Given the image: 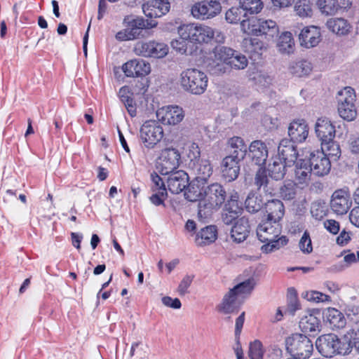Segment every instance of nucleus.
Wrapping results in <instances>:
<instances>
[{
  "mask_svg": "<svg viewBox=\"0 0 359 359\" xmlns=\"http://www.w3.org/2000/svg\"><path fill=\"white\" fill-rule=\"evenodd\" d=\"M136 55L147 57L163 58L168 53V46L156 41H138L134 47Z\"/></svg>",
  "mask_w": 359,
  "mask_h": 359,
  "instance_id": "9b49d317",
  "label": "nucleus"
},
{
  "mask_svg": "<svg viewBox=\"0 0 359 359\" xmlns=\"http://www.w3.org/2000/svg\"><path fill=\"white\" fill-rule=\"evenodd\" d=\"M280 197L285 201L294 199L297 195V184L294 182H285L279 189Z\"/></svg>",
  "mask_w": 359,
  "mask_h": 359,
  "instance_id": "8fccbe9b",
  "label": "nucleus"
},
{
  "mask_svg": "<svg viewBox=\"0 0 359 359\" xmlns=\"http://www.w3.org/2000/svg\"><path fill=\"white\" fill-rule=\"evenodd\" d=\"M243 50L250 55L254 60L259 58L265 48L264 43L257 38H245L242 42Z\"/></svg>",
  "mask_w": 359,
  "mask_h": 359,
  "instance_id": "2f4dec72",
  "label": "nucleus"
},
{
  "mask_svg": "<svg viewBox=\"0 0 359 359\" xmlns=\"http://www.w3.org/2000/svg\"><path fill=\"white\" fill-rule=\"evenodd\" d=\"M224 210L228 211L229 213L240 215L243 209L238 201V196H231L225 204Z\"/></svg>",
  "mask_w": 359,
  "mask_h": 359,
  "instance_id": "13d9d810",
  "label": "nucleus"
},
{
  "mask_svg": "<svg viewBox=\"0 0 359 359\" xmlns=\"http://www.w3.org/2000/svg\"><path fill=\"white\" fill-rule=\"evenodd\" d=\"M240 5L248 14H256L263 8V3L261 0H240Z\"/></svg>",
  "mask_w": 359,
  "mask_h": 359,
  "instance_id": "603ef678",
  "label": "nucleus"
},
{
  "mask_svg": "<svg viewBox=\"0 0 359 359\" xmlns=\"http://www.w3.org/2000/svg\"><path fill=\"white\" fill-rule=\"evenodd\" d=\"M263 201L260 195L250 193L245 201L246 210L251 213L258 212L263 207Z\"/></svg>",
  "mask_w": 359,
  "mask_h": 359,
  "instance_id": "de8ad7c7",
  "label": "nucleus"
},
{
  "mask_svg": "<svg viewBox=\"0 0 359 359\" xmlns=\"http://www.w3.org/2000/svg\"><path fill=\"white\" fill-rule=\"evenodd\" d=\"M233 54V49L224 46H217L213 48L210 55V58L215 59V61L229 63L231 56Z\"/></svg>",
  "mask_w": 359,
  "mask_h": 359,
  "instance_id": "a18cd8bd",
  "label": "nucleus"
},
{
  "mask_svg": "<svg viewBox=\"0 0 359 359\" xmlns=\"http://www.w3.org/2000/svg\"><path fill=\"white\" fill-rule=\"evenodd\" d=\"M352 205L349 192L344 189L336 190L332 196L330 207L337 215L347 213Z\"/></svg>",
  "mask_w": 359,
  "mask_h": 359,
  "instance_id": "dca6fc26",
  "label": "nucleus"
},
{
  "mask_svg": "<svg viewBox=\"0 0 359 359\" xmlns=\"http://www.w3.org/2000/svg\"><path fill=\"white\" fill-rule=\"evenodd\" d=\"M227 65L230 67V71L231 69L242 70L247 67L248 60L245 55L233 50V54L231 56V59Z\"/></svg>",
  "mask_w": 359,
  "mask_h": 359,
  "instance_id": "49530a36",
  "label": "nucleus"
},
{
  "mask_svg": "<svg viewBox=\"0 0 359 359\" xmlns=\"http://www.w3.org/2000/svg\"><path fill=\"white\" fill-rule=\"evenodd\" d=\"M281 225L278 222L262 221L257 228L258 239L265 243L261 248L263 252L270 253L286 245L288 239L286 236H280Z\"/></svg>",
  "mask_w": 359,
  "mask_h": 359,
  "instance_id": "f257e3e1",
  "label": "nucleus"
},
{
  "mask_svg": "<svg viewBox=\"0 0 359 359\" xmlns=\"http://www.w3.org/2000/svg\"><path fill=\"white\" fill-rule=\"evenodd\" d=\"M228 145L232 149L229 156L242 161L247 155L248 147L243 138L237 136L233 137L229 140Z\"/></svg>",
  "mask_w": 359,
  "mask_h": 359,
  "instance_id": "72a5a7b5",
  "label": "nucleus"
},
{
  "mask_svg": "<svg viewBox=\"0 0 359 359\" xmlns=\"http://www.w3.org/2000/svg\"><path fill=\"white\" fill-rule=\"evenodd\" d=\"M242 302L233 290H230L223 297L220 304L217 306L218 312L223 314L238 313Z\"/></svg>",
  "mask_w": 359,
  "mask_h": 359,
  "instance_id": "412c9836",
  "label": "nucleus"
},
{
  "mask_svg": "<svg viewBox=\"0 0 359 359\" xmlns=\"http://www.w3.org/2000/svg\"><path fill=\"white\" fill-rule=\"evenodd\" d=\"M312 168L306 160L300 159L296 162L294 169V179L296 184L302 189L306 187L310 181Z\"/></svg>",
  "mask_w": 359,
  "mask_h": 359,
  "instance_id": "bb28decb",
  "label": "nucleus"
},
{
  "mask_svg": "<svg viewBox=\"0 0 359 359\" xmlns=\"http://www.w3.org/2000/svg\"><path fill=\"white\" fill-rule=\"evenodd\" d=\"M294 11L302 18L311 17L313 3L311 0H299L294 5Z\"/></svg>",
  "mask_w": 359,
  "mask_h": 359,
  "instance_id": "09e8293b",
  "label": "nucleus"
},
{
  "mask_svg": "<svg viewBox=\"0 0 359 359\" xmlns=\"http://www.w3.org/2000/svg\"><path fill=\"white\" fill-rule=\"evenodd\" d=\"M151 180L152 191H160L161 189H166L164 181L156 172H154L151 174Z\"/></svg>",
  "mask_w": 359,
  "mask_h": 359,
  "instance_id": "69168bd1",
  "label": "nucleus"
},
{
  "mask_svg": "<svg viewBox=\"0 0 359 359\" xmlns=\"http://www.w3.org/2000/svg\"><path fill=\"white\" fill-rule=\"evenodd\" d=\"M294 46V42L291 32H285L279 36L277 46L280 53L287 54L292 53Z\"/></svg>",
  "mask_w": 359,
  "mask_h": 359,
  "instance_id": "37998d69",
  "label": "nucleus"
},
{
  "mask_svg": "<svg viewBox=\"0 0 359 359\" xmlns=\"http://www.w3.org/2000/svg\"><path fill=\"white\" fill-rule=\"evenodd\" d=\"M205 187H201L198 183H196L195 181L190 183L188 182V186L185 188V198L191 202L198 201V203H200V201L203 198Z\"/></svg>",
  "mask_w": 359,
  "mask_h": 359,
  "instance_id": "a19ab883",
  "label": "nucleus"
},
{
  "mask_svg": "<svg viewBox=\"0 0 359 359\" xmlns=\"http://www.w3.org/2000/svg\"><path fill=\"white\" fill-rule=\"evenodd\" d=\"M299 303L297 297L294 294L293 296H290L287 300V309L285 311V313H288L291 316H294L296 311L299 309Z\"/></svg>",
  "mask_w": 359,
  "mask_h": 359,
  "instance_id": "0e129e2a",
  "label": "nucleus"
},
{
  "mask_svg": "<svg viewBox=\"0 0 359 359\" xmlns=\"http://www.w3.org/2000/svg\"><path fill=\"white\" fill-rule=\"evenodd\" d=\"M355 97V91L351 87H346L338 93L337 110L339 116L345 121H352L357 116Z\"/></svg>",
  "mask_w": 359,
  "mask_h": 359,
  "instance_id": "6e6552de",
  "label": "nucleus"
},
{
  "mask_svg": "<svg viewBox=\"0 0 359 359\" xmlns=\"http://www.w3.org/2000/svg\"><path fill=\"white\" fill-rule=\"evenodd\" d=\"M170 4L168 0H149L142 5L144 14L149 18H157L169 12Z\"/></svg>",
  "mask_w": 359,
  "mask_h": 359,
  "instance_id": "a211bd4d",
  "label": "nucleus"
},
{
  "mask_svg": "<svg viewBox=\"0 0 359 359\" xmlns=\"http://www.w3.org/2000/svg\"><path fill=\"white\" fill-rule=\"evenodd\" d=\"M194 278V276L186 275L182 278L177 288V292L180 295L183 296L189 292L188 288L190 287Z\"/></svg>",
  "mask_w": 359,
  "mask_h": 359,
  "instance_id": "e2e57ef3",
  "label": "nucleus"
},
{
  "mask_svg": "<svg viewBox=\"0 0 359 359\" xmlns=\"http://www.w3.org/2000/svg\"><path fill=\"white\" fill-rule=\"evenodd\" d=\"M327 26L330 30L339 35H345L350 30L351 25L344 18H332L327 22Z\"/></svg>",
  "mask_w": 359,
  "mask_h": 359,
  "instance_id": "79ce46f5",
  "label": "nucleus"
},
{
  "mask_svg": "<svg viewBox=\"0 0 359 359\" xmlns=\"http://www.w3.org/2000/svg\"><path fill=\"white\" fill-rule=\"evenodd\" d=\"M180 37L191 43H208L215 37L217 42H223L224 36L212 27L200 24H184L177 29Z\"/></svg>",
  "mask_w": 359,
  "mask_h": 359,
  "instance_id": "7ed1b4c3",
  "label": "nucleus"
},
{
  "mask_svg": "<svg viewBox=\"0 0 359 359\" xmlns=\"http://www.w3.org/2000/svg\"><path fill=\"white\" fill-rule=\"evenodd\" d=\"M278 32V27L273 20H252L248 23L247 33L255 36L265 35L269 38H273Z\"/></svg>",
  "mask_w": 359,
  "mask_h": 359,
  "instance_id": "2eb2a0df",
  "label": "nucleus"
},
{
  "mask_svg": "<svg viewBox=\"0 0 359 359\" xmlns=\"http://www.w3.org/2000/svg\"><path fill=\"white\" fill-rule=\"evenodd\" d=\"M249 79L254 84L264 88L268 87L272 81L271 76L262 72H255L250 74Z\"/></svg>",
  "mask_w": 359,
  "mask_h": 359,
  "instance_id": "864d4df0",
  "label": "nucleus"
},
{
  "mask_svg": "<svg viewBox=\"0 0 359 359\" xmlns=\"http://www.w3.org/2000/svg\"><path fill=\"white\" fill-rule=\"evenodd\" d=\"M307 161L315 175L324 176L330 171V161L323 151L316 149L311 151Z\"/></svg>",
  "mask_w": 359,
  "mask_h": 359,
  "instance_id": "ddd939ff",
  "label": "nucleus"
},
{
  "mask_svg": "<svg viewBox=\"0 0 359 359\" xmlns=\"http://www.w3.org/2000/svg\"><path fill=\"white\" fill-rule=\"evenodd\" d=\"M299 246L300 250L305 254H309L313 251L312 242L310 233L305 231L299 241Z\"/></svg>",
  "mask_w": 359,
  "mask_h": 359,
  "instance_id": "bf43d9fd",
  "label": "nucleus"
},
{
  "mask_svg": "<svg viewBox=\"0 0 359 359\" xmlns=\"http://www.w3.org/2000/svg\"><path fill=\"white\" fill-rule=\"evenodd\" d=\"M312 65L307 60L292 62L289 67V72L292 75L302 77L309 75L312 71Z\"/></svg>",
  "mask_w": 359,
  "mask_h": 359,
  "instance_id": "ea45409f",
  "label": "nucleus"
},
{
  "mask_svg": "<svg viewBox=\"0 0 359 359\" xmlns=\"http://www.w3.org/2000/svg\"><path fill=\"white\" fill-rule=\"evenodd\" d=\"M316 5L320 11L326 15H334L339 9L346 8L344 4L341 5L339 0H317Z\"/></svg>",
  "mask_w": 359,
  "mask_h": 359,
  "instance_id": "e433bc0d",
  "label": "nucleus"
},
{
  "mask_svg": "<svg viewBox=\"0 0 359 359\" xmlns=\"http://www.w3.org/2000/svg\"><path fill=\"white\" fill-rule=\"evenodd\" d=\"M167 185L168 190L172 194H180L188 186L189 177L188 174L182 170H177L168 175Z\"/></svg>",
  "mask_w": 359,
  "mask_h": 359,
  "instance_id": "6ab92c4d",
  "label": "nucleus"
},
{
  "mask_svg": "<svg viewBox=\"0 0 359 359\" xmlns=\"http://www.w3.org/2000/svg\"><path fill=\"white\" fill-rule=\"evenodd\" d=\"M304 298L316 303L330 302V297L318 291H308L303 294Z\"/></svg>",
  "mask_w": 359,
  "mask_h": 359,
  "instance_id": "4d7b16f0",
  "label": "nucleus"
},
{
  "mask_svg": "<svg viewBox=\"0 0 359 359\" xmlns=\"http://www.w3.org/2000/svg\"><path fill=\"white\" fill-rule=\"evenodd\" d=\"M351 341L341 339L333 333L320 336L316 346L318 352L325 358H332L337 355H346L351 351Z\"/></svg>",
  "mask_w": 359,
  "mask_h": 359,
  "instance_id": "20e7f679",
  "label": "nucleus"
},
{
  "mask_svg": "<svg viewBox=\"0 0 359 359\" xmlns=\"http://www.w3.org/2000/svg\"><path fill=\"white\" fill-rule=\"evenodd\" d=\"M162 303L167 307H170L174 309H179L182 306L180 300L178 298L172 299L170 297L165 296L161 299Z\"/></svg>",
  "mask_w": 359,
  "mask_h": 359,
  "instance_id": "338daca9",
  "label": "nucleus"
},
{
  "mask_svg": "<svg viewBox=\"0 0 359 359\" xmlns=\"http://www.w3.org/2000/svg\"><path fill=\"white\" fill-rule=\"evenodd\" d=\"M226 192L222 185L212 183L204 188L203 198L198 205V217L203 219L210 217L214 210L219 209L224 203Z\"/></svg>",
  "mask_w": 359,
  "mask_h": 359,
  "instance_id": "f03ea898",
  "label": "nucleus"
},
{
  "mask_svg": "<svg viewBox=\"0 0 359 359\" xmlns=\"http://www.w3.org/2000/svg\"><path fill=\"white\" fill-rule=\"evenodd\" d=\"M164 132L159 123L154 120L145 121L140 128V137L147 149H154L162 140Z\"/></svg>",
  "mask_w": 359,
  "mask_h": 359,
  "instance_id": "1a4fd4ad",
  "label": "nucleus"
},
{
  "mask_svg": "<svg viewBox=\"0 0 359 359\" xmlns=\"http://www.w3.org/2000/svg\"><path fill=\"white\" fill-rule=\"evenodd\" d=\"M288 353L299 359H308L313 351V343L305 334H294L285 340Z\"/></svg>",
  "mask_w": 359,
  "mask_h": 359,
  "instance_id": "0eeeda50",
  "label": "nucleus"
},
{
  "mask_svg": "<svg viewBox=\"0 0 359 359\" xmlns=\"http://www.w3.org/2000/svg\"><path fill=\"white\" fill-rule=\"evenodd\" d=\"M265 212L267 217L265 221L280 223L285 213L284 205L278 199L269 201L265 203Z\"/></svg>",
  "mask_w": 359,
  "mask_h": 359,
  "instance_id": "c756f323",
  "label": "nucleus"
},
{
  "mask_svg": "<svg viewBox=\"0 0 359 359\" xmlns=\"http://www.w3.org/2000/svg\"><path fill=\"white\" fill-rule=\"evenodd\" d=\"M221 10L222 6L219 1L205 0L194 4L191 6V13L194 18L204 20L215 17Z\"/></svg>",
  "mask_w": 359,
  "mask_h": 359,
  "instance_id": "f8f14e48",
  "label": "nucleus"
},
{
  "mask_svg": "<svg viewBox=\"0 0 359 359\" xmlns=\"http://www.w3.org/2000/svg\"><path fill=\"white\" fill-rule=\"evenodd\" d=\"M225 18L229 23L237 24L241 23V29L243 32L247 33V27L250 20H248L246 11H244L240 5L238 7H232L226 12Z\"/></svg>",
  "mask_w": 359,
  "mask_h": 359,
  "instance_id": "cd10ccee",
  "label": "nucleus"
},
{
  "mask_svg": "<svg viewBox=\"0 0 359 359\" xmlns=\"http://www.w3.org/2000/svg\"><path fill=\"white\" fill-rule=\"evenodd\" d=\"M254 184L258 189H263L266 193H271L273 189L271 184V180L267 175V171L265 168H259L256 172Z\"/></svg>",
  "mask_w": 359,
  "mask_h": 359,
  "instance_id": "58836bf2",
  "label": "nucleus"
},
{
  "mask_svg": "<svg viewBox=\"0 0 359 359\" xmlns=\"http://www.w3.org/2000/svg\"><path fill=\"white\" fill-rule=\"evenodd\" d=\"M123 72L128 77L144 76L150 73V64L142 59L128 61L122 66Z\"/></svg>",
  "mask_w": 359,
  "mask_h": 359,
  "instance_id": "f3484780",
  "label": "nucleus"
},
{
  "mask_svg": "<svg viewBox=\"0 0 359 359\" xmlns=\"http://www.w3.org/2000/svg\"><path fill=\"white\" fill-rule=\"evenodd\" d=\"M180 154L177 149L168 147L162 149L156 168L163 175L177 170L180 165Z\"/></svg>",
  "mask_w": 359,
  "mask_h": 359,
  "instance_id": "9d476101",
  "label": "nucleus"
},
{
  "mask_svg": "<svg viewBox=\"0 0 359 359\" xmlns=\"http://www.w3.org/2000/svg\"><path fill=\"white\" fill-rule=\"evenodd\" d=\"M315 131L321 143L331 141L335 137V126L327 118H319L317 120Z\"/></svg>",
  "mask_w": 359,
  "mask_h": 359,
  "instance_id": "4be33fe9",
  "label": "nucleus"
},
{
  "mask_svg": "<svg viewBox=\"0 0 359 359\" xmlns=\"http://www.w3.org/2000/svg\"><path fill=\"white\" fill-rule=\"evenodd\" d=\"M291 139H283L278 144V153L280 159L283 161L290 163H295L297 159L298 152L296 146Z\"/></svg>",
  "mask_w": 359,
  "mask_h": 359,
  "instance_id": "393cba45",
  "label": "nucleus"
},
{
  "mask_svg": "<svg viewBox=\"0 0 359 359\" xmlns=\"http://www.w3.org/2000/svg\"><path fill=\"white\" fill-rule=\"evenodd\" d=\"M248 157L252 162L257 165L265 164L269 155L268 147L262 140H254L248 147Z\"/></svg>",
  "mask_w": 359,
  "mask_h": 359,
  "instance_id": "aec40b11",
  "label": "nucleus"
},
{
  "mask_svg": "<svg viewBox=\"0 0 359 359\" xmlns=\"http://www.w3.org/2000/svg\"><path fill=\"white\" fill-rule=\"evenodd\" d=\"M326 319L332 329L343 328L346 323L344 314L334 308H330L327 310Z\"/></svg>",
  "mask_w": 359,
  "mask_h": 359,
  "instance_id": "4c0bfd02",
  "label": "nucleus"
},
{
  "mask_svg": "<svg viewBox=\"0 0 359 359\" xmlns=\"http://www.w3.org/2000/svg\"><path fill=\"white\" fill-rule=\"evenodd\" d=\"M208 83L206 74L196 68L187 69L180 74L182 88L193 95H202L206 90Z\"/></svg>",
  "mask_w": 359,
  "mask_h": 359,
  "instance_id": "423d86ee",
  "label": "nucleus"
},
{
  "mask_svg": "<svg viewBox=\"0 0 359 359\" xmlns=\"http://www.w3.org/2000/svg\"><path fill=\"white\" fill-rule=\"evenodd\" d=\"M206 67L210 74L214 76H221L231 72L230 67L227 63L215 61V59L210 57Z\"/></svg>",
  "mask_w": 359,
  "mask_h": 359,
  "instance_id": "c03bdc74",
  "label": "nucleus"
},
{
  "mask_svg": "<svg viewBox=\"0 0 359 359\" xmlns=\"http://www.w3.org/2000/svg\"><path fill=\"white\" fill-rule=\"evenodd\" d=\"M255 285V281L253 278H248V280L240 283L239 284L234 286L231 290L238 295L239 298L240 295L243 294H249L253 290Z\"/></svg>",
  "mask_w": 359,
  "mask_h": 359,
  "instance_id": "5fc2aeb1",
  "label": "nucleus"
},
{
  "mask_svg": "<svg viewBox=\"0 0 359 359\" xmlns=\"http://www.w3.org/2000/svg\"><path fill=\"white\" fill-rule=\"evenodd\" d=\"M250 231L249 219L243 216L235 222L231 228V236L237 243L244 241L248 236Z\"/></svg>",
  "mask_w": 359,
  "mask_h": 359,
  "instance_id": "c85d7f7f",
  "label": "nucleus"
},
{
  "mask_svg": "<svg viewBox=\"0 0 359 359\" xmlns=\"http://www.w3.org/2000/svg\"><path fill=\"white\" fill-rule=\"evenodd\" d=\"M323 151L327 156L334 157V159H337L341 156V149L339 144L332 140L329 142H324L321 143V150Z\"/></svg>",
  "mask_w": 359,
  "mask_h": 359,
  "instance_id": "3c124183",
  "label": "nucleus"
},
{
  "mask_svg": "<svg viewBox=\"0 0 359 359\" xmlns=\"http://www.w3.org/2000/svg\"><path fill=\"white\" fill-rule=\"evenodd\" d=\"M302 46L309 48L318 44L320 39V32L316 26L305 27L299 34Z\"/></svg>",
  "mask_w": 359,
  "mask_h": 359,
  "instance_id": "a878e982",
  "label": "nucleus"
},
{
  "mask_svg": "<svg viewBox=\"0 0 359 359\" xmlns=\"http://www.w3.org/2000/svg\"><path fill=\"white\" fill-rule=\"evenodd\" d=\"M156 117L164 125H177L184 118V112L177 105H168L156 111Z\"/></svg>",
  "mask_w": 359,
  "mask_h": 359,
  "instance_id": "4468645a",
  "label": "nucleus"
},
{
  "mask_svg": "<svg viewBox=\"0 0 359 359\" xmlns=\"http://www.w3.org/2000/svg\"><path fill=\"white\" fill-rule=\"evenodd\" d=\"M217 229L215 225H209L202 228L201 231L197 233L195 241L198 245H209L217 239Z\"/></svg>",
  "mask_w": 359,
  "mask_h": 359,
  "instance_id": "473e14b6",
  "label": "nucleus"
},
{
  "mask_svg": "<svg viewBox=\"0 0 359 359\" xmlns=\"http://www.w3.org/2000/svg\"><path fill=\"white\" fill-rule=\"evenodd\" d=\"M132 94L127 95H123L120 97L121 102L124 104L128 114L131 117L136 116V104L132 97Z\"/></svg>",
  "mask_w": 359,
  "mask_h": 359,
  "instance_id": "052dcab7",
  "label": "nucleus"
},
{
  "mask_svg": "<svg viewBox=\"0 0 359 359\" xmlns=\"http://www.w3.org/2000/svg\"><path fill=\"white\" fill-rule=\"evenodd\" d=\"M160 191H153L154 194L149 197V200L154 205L165 206L164 201L168 196L167 189H161Z\"/></svg>",
  "mask_w": 359,
  "mask_h": 359,
  "instance_id": "680f3d73",
  "label": "nucleus"
},
{
  "mask_svg": "<svg viewBox=\"0 0 359 359\" xmlns=\"http://www.w3.org/2000/svg\"><path fill=\"white\" fill-rule=\"evenodd\" d=\"M299 326L305 334H316L320 331V320L314 313H308L302 317Z\"/></svg>",
  "mask_w": 359,
  "mask_h": 359,
  "instance_id": "7c9ffc66",
  "label": "nucleus"
},
{
  "mask_svg": "<svg viewBox=\"0 0 359 359\" xmlns=\"http://www.w3.org/2000/svg\"><path fill=\"white\" fill-rule=\"evenodd\" d=\"M309 135V126L304 119L294 120L288 127V135L292 142L302 143Z\"/></svg>",
  "mask_w": 359,
  "mask_h": 359,
  "instance_id": "5701e85b",
  "label": "nucleus"
},
{
  "mask_svg": "<svg viewBox=\"0 0 359 359\" xmlns=\"http://www.w3.org/2000/svg\"><path fill=\"white\" fill-rule=\"evenodd\" d=\"M188 169L195 176L198 182H206L212 175L213 170L210 161L201 158V150L197 144L193 143L189 149Z\"/></svg>",
  "mask_w": 359,
  "mask_h": 359,
  "instance_id": "39448f33",
  "label": "nucleus"
},
{
  "mask_svg": "<svg viewBox=\"0 0 359 359\" xmlns=\"http://www.w3.org/2000/svg\"><path fill=\"white\" fill-rule=\"evenodd\" d=\"M325 228L332 234H337L340 230V225L334 219H327L324 222Z\"/></svg>",
  "mask_w": 359,
  "mask_h": 359,
  "instance_id": "774afa93",
  "label": "nucleus"
},
{
  "mask_svg": "<svg viewBox=\"0 0 359 359\" xmlns=\"http://www.w3.org/2000/svg\"><path fill=\"white\" fill-rule=\"evenodd\" d=\"M232 156L224 157L222 162V176L226 182H233L236 180L240 172L239 162Z\"/></svg>",
  "mask_w": 359,
  "mask_h": 359,
  "instance_id": "b1692460",
  "label": "nucleus"
},
{
  "mask_svg": "<svg viewBox=\"0 0 359 359\" xmlns=\"http://www.w3.org/2000/svg\"><path fill=\"white\" fill-rule=\"evenodd\" d=\"M263 355V346L259 340H255L250 344L249 357L251 359H262Z\"/></svg>",
  "mask_w": 359,
  "mask_h": 359,
  "instance_id": "6e6d98bb",
  "label": "nucleus"
},
{
  "mask_svg": "<svg viewBox=\"0 0 359 359\" xmlns=\"http://www.w3.org/2000/svg\"><path fill=\"white\" fill-rule=\"evenodd\" d=\"M157 25L155 20H145L143 18L137 17L128 22V28L132 34H135V39L138 38L144 29H151Z\"/></svg>",
  "mask_w": 359,
  "mask_h": 359,
  "instance_id": "f704fd0d",
  "label": "nucleus"
},
{
  "mask_svg": "<svg viewBox=\"0 0 359 359\" xmlns=\"http://www.w3.org/2000/svg\"><path fill=\"white\" fill-rule=\"evenodd\" d=\"M289 163L283 161L280 158H275L273 162L270 163L267 168L269 176L275 180H282L286 173V166Z\"/></svg>",
  "mask_w": 359,
  "mask_h": 359,
  "instance_id": "c9c22d12",
  "label": "nucleus"
}]
</instances>
